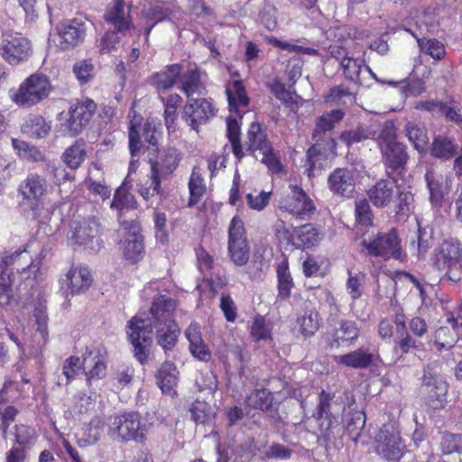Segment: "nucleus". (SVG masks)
<instances>
[{
    "mask_svg": "<svg viewBox=\"0 0 462 462\" xmlns=\"http://www.w3.org/2000/svg\"><path fill=\"white\" fill-rule=\"evenodd\" d=\"M160 282H152L143 290L145 298H153L149 313L139 312L126 326L127 338L133 346L134 357L143 364L149 356L152 346V331L156 330L157 343L165 351L176 344L179 327L173 319L176 303L161 294Z\"/></svg>",
    "mask_w": 462,
    "mask_h": 462,
    "instance_id": "1",
    "label": "nucleus"
},
{
    "mask_svg": "<svg viewBox=\"0 0 462 462\" xmlns=\"http://www.w3.org/2000/svg\"><path fill=\"white\" fill-rule=\"evenodd\" d=\"M40 245L36 242L28 244L23 250L16 251L10 255H0V305H8L13 298L12 284L14 282L13 272L9 266L14 265L20 273L24 285H32L31 281H36L43 274L42 256L39 253Z\"/></svg>",
    "mask_w": 462,
    "mask_h": 462,
    "instance_id": "2",
    "label": "nucleus"
},
{
    "mask_svg": "<svg viewBox=\"0 0 462 462\" xmlns=\"http://www.w3.org/2000/svg\"><path fill=\"white\" fill-rule=\"evenodd\" d=\"M18 192L30 217L40 225H49L51 222L56 204L48 198L50 185L44 177L35 173L29 174L20 183Z\"/></svg>",
    "mask_w": 462,
    "mask_h": 462,
    "instance_id": "3",
    "label": "nucleus"
},
{
    "mask_svg": "<svg viewBox=\"0 0 462 462\" xmlns=\"http://www.w3.org/2000/svg\"><path fill=\"white\" fill-rule=\"evenodd\" d=\"M226 93L227 96L229 110L235 116H230L226 119L227 137L232 145V151L235 156L241 159L244 156L242 146L239 142L240 126L238 119H241V109L248 105V97L244 85L240 80H234L226 85Z\"/></svg>",
    "mask_w": 462,
    "mask_h": 462,
    "instance_id": "4",
    "label": "nucleus"
},
{
    "mask_svg": "<svg viewBox=\"0 0 462 462\" xmlns=\"http://www.w3.org/2000/svg\"><path fill=\"white\" fill-rule=\"evenodd\" d=\"M51 91L49 79L42 73H33L21 82L17 88L9 90V97L20 107H32L46 98Z\"/></svg>",
    "mask_w": 462,
    "mask_h": 462,
    "instance_id": "5",
    "label": "nucleus"
},
{
    "mask_svg": "<svg viewBox=\"0 0 462 462\" xmlns=\"http://www.w3.org/2000/svg\"><path fill=\"white\" fill-rule=\"evenodd\" d=\"M148 430L137 413L115 414L108 417V434L118 441L143 443Z\"/></svg>",
    "mask_w": 462,
    "mask_h": 462,
    "instance_id": "6",
    "label": "nucleus"
},
{
    "mask_svg": "<svg viewBox=\"0 0 462 462\" xmlns=\"http://www.w3.org/2000/svg\"><path fill=\"white\" fill-rule=\"evenodd\" d=\"M383 160L387 168L394 171L403 170L409 159L406 146L397 141L396 129L392 122H386L379 135Z\"/></svg>",
    "mask_w": 462,
    "mask_h": 462,
    "instance_id": "7",
    "label": "nucleus"
},
{
    "mask_svg": "<svg viewBox=\"0 0 462 462\" xmlns=\"http://www.w3.org/2000/svg\"><path fill=\"white\" fill-rule=\"evenodd\" d=\"M432 265L444 271L453 282L461 280L462 244L455 238L444 240L431 257Z\"/></svg>",
    "mask_w": 462,
    "mask_h": 462,
    "instance_id": "8",
    "label": "nucleus"
},
{
    "mask_svg": "<svg viewBox=\"0 0 462 462\" xmlns=\"http://www.w3.org/2000/svg\"><path fill=\"white\" fill-rule=\"evenodd\" d=\"M181 154L177 149H168L163 152L160 162H151L150 186L142 185L139 193L144 199L162 193L161 180L171 176L177 169Z\"/></svg>",
    "mask_w": 462,
    "mask_h": 462,
    "instance_id": "9",
    "label": "nucleus"
},
{
    "mask_svg": "<svg viewBox=\"0 0 462 462\" xmlns=\"http://www.w3.org/2000/svg\"><path fill=\"white\" fill-rule=\"evenodd\" d=\"M32 53V45L27 37L17 32L3 33L0 56L10 66H18L28 61Z\"/></svg>",
    "mask_w": 462,
    "mask_h": 462,
    "instance_id": "10",
    "label": "nucleus"
},
{
    "mask_svg": "<svg viewBox=\"0 0 462 462\" xmlns=\"http://www.w3.org/2000/svg\"><path fill=\"white\" fill-rule=\"evenodd\" d=\"M375 451L389 462H397L406 451L400 432L393 424H384L375 437Z\"/></svg>",
    "mask_w": 462,
    "mask_h": 462,
    "instance_id": "11",
    "label": "nucleus"
},
{
    "mask_svg": "<svg viewBox=\"0 0 462 462\" xmlns=\"http://www.w3.org/2000/svg\"><path fill=\"white\" fill-rule=\"evenodd\" d=\"M118 236L119 250L126 260L136 263L143 258V237L136 221L122 222V226L118 229Z\"/></svg>",
    "mask_w": 462,
    "mask_h": 462,
    "instance_id": "12",
    "label": "nucleus"
},
{
    "mask_svg": "<svg viewBox=\"0 0 462 462\" xmlns=\"http://www.w3.org/2000/svg\"><path fill=\"white\" fill-rule=\"evenodd\" d=\"M247 135L254 157L265 164L273 173H279L282 171L280 159L267 142L260 125L252 124Z\"/></svg>",
    "mask_w": 462,
    "mask_h": 462,
    "instance_id": "13",
    "label": "nucleus"
},
{
    "mask_svg": "<svg viewBox=\"0 0 462 462\" xmlns=\"http://www.w3.org/2000/svg\"><path fill=\"white\" fill-rule=\"evenodd\" d=\"M95 110L96 105L89 99L72 105L67 114L61 115V133L69 136L79 134L88 125Z\"/></svg>",
    "mask_w": 462,
    "mask_h": 462,
    "instance_id": "14",
    "label": "nucleus"
},
{
    "mask_svg": "<svg viewBox=\"0 0 462 462\" xmlns=\"http://www.w3.org/2000/svg\"><path fill=\"white\" fill-rule=\"evenodd\" d=\"M228 254L231 261L238 266L245 265L250 256V247L244 222L236 216L232 218L229 225Z\"/></svg>",
    "mask_w": 462,
    "mask_h": 462,
    "instance_id": "15",
    "label": "nucleus"
},
{
    "mask_svg": "<svg viewBox=\"0 0 462 462\" xmlns=\"http://www.w3.org/2000/svg\"><path fill=\"white\" fill-rule=\"evenodd\" d=\"M290 192L279 200V208L301 219L309 218L315 211V205L307 193L299 186L289 185Z\"/></svg>",
    "mask_w": 462,
    "mask_h": 462,
    "instance_id": "16",
    "label": "nucleus"
},
{
    "mask_svg": "<svg viewBox=\"0 0 462 462\" xmlns=\"http://www.w3.org/2000/svg\"><path fill=\"white\" fill-rule=\"evenodd\" d=\"M362 245L370 254L380 256L383 259L393 257L403 261L406 257L402 250L399 236L394 230L385 234H379L369 242L363 240Z\"/></svg>",
    "mask_w": 462,
    "mask_h": 462,
    "instance_id": "17",
    "label": "nucleus"
},
{
    "mask_svg": "<svg viewBox=\"0 0 462 462\" xmlns=\"http://www.w3.org/2000/svg\"><path fill=\"white\" fill-rule=\"evenodd\" d=\"M92 283V276L85 266H72L60 277V290L66 297L85 292Z\"/></svg>",
    "mask_w": 462,
    "mask_h": 462,
    "instance_id": "18",
    "label": "nucleus"
},
{
    "mask_svg": "<svg viewBox=\"0 0 462 462\" xmlns=\"http://www.w3.org/2000/svg\"><path fill=\"white\" fill-rule=\"evenodd\" d=\"M50 41L60 50H68L79 44L85 36L84 24L78 20L67 21L57 26Z\"/></svg>",
    "mask_w": 462,
    "mask_h": 462,
    "instance_id": "19",
    "label": "nucleus"
},
{
    "mask_svg": "<svg viewBox=\"0 0 462 462\" xmlns=\"http://www.w3.org/2000/svg\"><path fill=\"white\" fill-rule=\"evenodd\" d=\"M215 116L212 103L206 98L190 99L184 106L183 119L194 130Z\"/></svg>",
    "mask_w": 462,
    "mask_h": 462,
    "instance_id": "20",
    "label": "nucleus"
},
{
    "mask_svg": "<svg viewBox=\"0 0 462 462\" xmlns=\"http://www.w3.org/2000/svg\"><path fill=\"white\" fill-rule=\"evenodd\" d=\"M422 391L427 393L432 408L443 407L447 402L448 383L439 374L427 369L422 378Z\"/></svg>",
    "mask_w": 462,
    "mask_h": 462,
    "instance_id": "21",
    "label": "nucleus"
},
{
    "mask_svg": "<svg viewBox=\"0 0 462 462\" xmlns=\"http://www.w3.org/2000/svg\"><path fill=\"white\" fill-rule=\"evenodd\" d=\"M71 230V239L75 243L91 251H97L100 248L101 244L97 237L98 224L95 219L84 220L82 223L74 222Z\"/></svg>",
    "mask_w": 462,
    "mask_h": 462,
    "instance_id": "22",
    "label": "nucleus"
},
{
    "mask_svg": "<svg viewBox=\"0 0 462 462\" xmlns=\"http://www.w3.org/2000/svg\"><path fill=\"white\" fill-rule=\"evenodd\" d=\"M105 21L117 33L125 34L132 26L130 8L124 0H114L106 9Z\"/></svg>",
    "mask_w": 462,
    "mask_h": 462,
    "instance_id": "23",
    "label": "nucleus"
},
{
    "mask_svg": "<svg viewBox=\"0 0 462 462\" xmlns=\"http://www.w3.org/2000/svg\"><path fill=\"white\" fill-rule=\"evenodd\" d=\"M83 371L88 382L105 377L106 355L100 348H88L83 355Z\"/></svg>",
    "mask_w": 462,
    "mask_h": 462,
    "instance_id": "24",
    "label": "nucleus"
},
{
    "mask_svg": "<svg viewBox=\"0 0 462 462\" xmlns=\"http://www.w3.org/2000/svg\"><path fill=\"white\" fill-rule=\"evenodd\" d=\"M328 182L334 194L349 197L355 190L356 178L351 170L338 168L329 175Z\"/></svg>",
    "mask_w": 462,
    "mask_h": 462,
    "instance_id": "25",
    "label": "nucleus"
},
{
    "mask_svg": "<svg viewBox=\"0 0 462 462\" xmlns=\"http://www.w3.org/2000/svg\"><path fill=\"white\" fill-rule=\"evenodd\" d=\"M185 335L189 342V351L191 355L200 361H209L211 358V353L202 339L199 326L195 323L190 324L187 328Z\"/></svg>",
    "mask_w": 462,
    "mask_h": 462,
    "instance_id": "26",
    "label": "nucleus"
},
{
    "mask_svg": "<svg viewBox=\"0 0 462 462\" xmlns=\"http://www.w3.org/2000/svg\"><path fill=\"white\" fill-rule=\"evenodd\" d=\"M129 119V149L132 156V160L129 164L128 175L134 172L138 168V162L134 160V157L138 156L139 152L142 148L141 141L139 140V133L136 129L140 125L142 116L136 115L134 110H131L128 115Z\"/></svg>",
    "mask_w": 462,
    "mask_h": 462,
    "instance_id": "27",
    "label": "nucleus"
},
{
    "mask_svg": "<svg viewBox=\"0 0 462 462\" xmlns=\"http://www.w3.org/2000/svg\"><path fill=\"white\" fill-rule=\"evenodd\" d=\"M182 70V65L173 64L152 75V84L156 88L159 95L171 88L180 80Z\"/></svg>",
    "mask_w": 462,
    "mask_h": 462,
    "instance_id": "28",
    "label": "nucleus"
},
{
    "mask_svg": "<svg viewBox=\"0 0 462 462\" xmlns=\"http://www.w3.org/2000/svg\"><path fill=\"white\" fill-rule=\"evenodd\" d=\"M395 188L393 181L382 180L369 189L368 197L375 207H387L396 197Z\"/></svg>",
    "mask_w": 462,
    "mask_h": 462,
    "instance_id": "29",
    "label": "nucleus"
},
{
    "mask_svg": "<svg viewBox=\"0 0 462 462\" xmlns=\"http://www.w3.org/2000/svg\"><path fill=\"white\" fill-rule=\"evenodd\" d=\"M430 200L434 206H440L443 198L449 191V180L441 174L428 171L425 175Z\"/></svg>",
    "mask_w": 462,
    "mask_h": 462,
    "instance_id": "30",
    "label": "nucleus"
},
{
    "mask_svg": "<svg viewBox=\"0 0 462 462\" xmlns=\"http://www.w3.org/2000/svg\"><path fill=\"white\" fill-rule=\"evenodd\" d=\"M323 234L313 225L306 224L297 227L293 247L300 249L312 248L319 244Z\"/></svg>",
    "mask_w": 462,
    "mask_h": 462,
    "instance_id": "31",
    "label": "nucleus"
},
{
    "mask_svg": "<svg viewBox=\"0 0 462 462\" xmlns=\"http://www.w3.org/2000/svg\"><path fill=\"white\" fill-rule=\"evenodd\" d=\"M157 384L164 393L173 394L179 381V372L174 364L165 362L156 375Z\"/></svg>",
    "mask_w": 462,
    "mask_h": 462,
    "instance_id": "32",
    "label": "nucleus"
},
{
    "mask_svg": "<svg viewBox=\"0 0 462 462\" xmlns=\"http://www.w3.org/2000/svg\"><path fill=\"white\" fill-rule=\"evenodd\" d=\"M415 108L420 110H427L435 114L445 116L448 120L457 124L462 123L461 110L457 106L447 105L435 101L420 102L415 106Z\"/></svg>",
    "mask_w": 462,
    "mask_h": 462,
    "instance_id": "33",
    "label": "nucleus"
},
{
    "mask_svg": "<svg viewBox=\"0 0 462 462\" xmlns=\"http://www.w3.org/2000/svg\"><path fill=\"white\" fill-rule=\"evenodd\" d=\"M404 133L415 150L420 153L426 152L430 139L427 130L422 125L408 122L404 127Z\"/></svg>",
    "mask_w": 462,
    "mask_h": 462,
    "instance_id": "34",
    "label": "nucleus"
},
{
    "mask_svg": "<svg viewBox=\"0 0 462 462\" xmlns=\"http://www.w3.org/2000/svg\"><path fill=\"white\" fill-rule=\"evenodd\" d=\"M334 361L349 368H365L372 363V355L364 349H357L345 355L335 356Z\"/></svg>",
    "mask_w": 462,
    "mask_h": 462,
    "instance_id": "35",
    "label": "nucleus"
},
{
    "mask_svg": "<svg viewBox=\"0 0 462 462\" xmlns=\"http://www.w3.org/2000/svg\"><path fill=\"white\" fill-rule=\"evenodd\" d=\"M276 274L278 282V297L282 300L290 298L291 290L294 286L293 279L289 270L287 258L280 261L276 266Z\"/></svg>",
    "mask_w": 462,
    "mask_h": 462,
    "instance_id": "36",
    "label": "nucleus"
},
{
    "mask_svg": "<svg viewBox=\"0 0 462 462\" xmlns=\"http://www.w3.org/2000/svg\"><path fill=\"white\" fill-rule=\"evenodd\" d=\"M106 431L108 433V418L95 417L89 424L83 429V441L85 445H90L97 442L101 435Z\"/></svg>",
    "mask_w": 462,
    "mask_h": 462,
    "instance_id": "37",
    "label": "nucleus"
},
{
    "mask_svg": "<svg viewBox=\"0 0 462 462\" xmlns=\"http://www.w3.org/2000/svg\"><path fill=\"white\" fill-rule=\"evenodd\" d=\"M319 328V321L318 312L310 310L297 319L294 331L304 337H310L316 333Z\"/></svg>",
    "mask_w": 462,
    "mask_h": 462,
    "instance_id": "38",
    "label": "nucleus"
},
{
    "mask_svg": "<svg viewBox=\"0 0 462 462\" xmlns=\"http://www.w3.org/2000/svg\"><path fill=\"white\" fill-rule=\"evenodd\" d=\"M136 201L134 195L130 194L125 189V182L119 187L114 196V199L111 203V208H116L119 211L118 219L120 224L125 222L123 220V211L130 210L135 208Z\"/></svg>",
    "mask_w": 462,
    "mask_h": 462,
    "instance_id": "39",
    "label": "nucleus"
},
{
    "mask_svg": "<svg viewBox=\"0 0 462 462\" xmlns=\"http://www.w3.org/2000/svg\"><path fill=\"white\" fill-rule=\"evenodd\" d=\"M22 130L28 135L43 138L49 134L51 125L42 116L32 115L26 119Z\"/></svg>",
    "mask_w": 462,
    "mask_h": 462,
    "instance_id": "40",
    "label": "nucleus"
},
{
    "mask_svg": "<svg viewBox=\"0 0 462 462\" xmlns=\"http://www.w3.org/2000/svg\"><path fill=\"white\" fill-rule=\"evenodd\" d=\"M206 189L207 188L202 177L201 170L199 167H194L189 180V205H196L205 195Z\"/></svg>",
    "mask_w": 462,
    "mask_h": 462,
    "instance_id": "41",
    "label": "nucleus"
},
{
    "mask_svg": "<svg viewBox=\"0 0 462 462\" xmlns=\"http://www.w3.org/2000/svg\"><path fill=\"white\" fill-rule=\"evenodd\" d=\"M181 90L190 97L195 93H201L203 85L200 81L199 73L196 68H189L187 73L180 75Z\"/></svg>",
    "mask_w": 462,
    "mask_h": 462,
    "instance_id": "42",
    "label": "nucleus"
},
{
    "mask_svg": "<svg viewBox=\"0 0 462 462\" xmlns=\"http://www.w3.org/2000/svg\"><path fill=\"white\" fill-rule=\"evenodd\" d=\"M36 331L32 336V342L39 347L44 346L48 341L47 314L44 308L36 309L34 311Z\"/></svg>",
    "mask_w": 462,
    "mask_h": 462,
    "instance_id": "43",
    "label": "nucleus"
},
{
    "mask_svg": "<svg viewBox=\"0 0 462 462\" xmlns=\"http://www.w3.org/2000/svg\"><path fill=\"white\" fill-rule=\"evenodd\" d=\"M297 227L292 226L282 220H277L273 226L275 237L279 244L285 248L293 247V242L296 238Z\"/></svg>",
    "mask_w": 462,
    "mask_h": 462,
    "instance_id": "44",
    "label": "nucleus"
},
{
    "mask_svg": "<svg viewBox=\"0 0 462 462\" xmlns=\"http://www.w3.org/2000/svg\"><path fill=\"white\" fill-rule=\"evenodd\" d=\"M457 149V146L452 140L438 136L433 141L431 154L439 159L448 160L455 155Z\"/></svg>",
    "mask_w": 462,
    "mask_h": 462,
    "instance_id": "45",
    "label": "nucleus"
},
{
    "mask_svg": "<svg viewBox=\"0 0 462 462\" xmlns=\"http://www.w3.org/2000/svg\"><path fill=\"white\" fill-rule=\"evenodd\" d=\"M416 39L421 52L430 56L435 60H440L445 57L446 47L440 41L434 38L420 39L416 37Z\"/></svg>",
    "mask_w": 462,
    "mask_h": 462,
    "instance_id": "46",
    "label": "nucleus"
},
{
    "mask_svg": "<svg viewBox=\"0 0 462 462\" xmlns=\"http://www.w3.org/2000/svg\"><path fill=\"white\" fill-rule=\"evenodd\" d=\"M341 67L346 78L352 81H358L360 73L363 69L366 70L374 78L375 75L372 72L369 67H364L362 60L354 59L352 57H345L341 61Z\"/></svg>",
    "mask_w": 462,
    "mask_h": 462,
    "instance_id": "47",
    "label": "nucleus"
},
{
    "mask_svg": "<svg viewBox=\"0 0 462 462\" xmlns=\"http://www.w3.org/2000/svg\"><path fill=\"white\" fill-rule=\"evenodd\" d=\"M62 158L64 163L70 169H78L86 158L84 144L82 143L76 142L64 152Z\"/></svg>",
    "mask_w": 462,
    "mask_h": 462,
    "instance_id": "48",
    "label": "nucleus"
},
{
    "mask_svg": "<svg viewBox=\"0 0 462 462\" xmlns=\"http://www.w3.org/2000/svg\"><path fill=\"white\" fill-rule=\"evenodd\" d=\"M344 116L345 112L342 109H335L319 117L314 136L316 137L319 134L325 133L334 128L336 124L343 119Z\"/></svg>",
    "mask_w": 462,
    "mask_h": 462,
    "instance_id": "49",
    "label": "nucleus"
},
{
    "mask_svg": "<svg viewBox=\"0 0 462 462\" xmlns=\"http://www.w3.org/2000/svg\"><path fill=\"white\" fill-rule=\"evenodd\" d=\"M12 144L17 155L23 160L30 162H41L44 159L39 149L28 144L24 141L12 139Z\"/></svg>",
    "mask_w": 462,
    "mask_h": 462,
    "instance_id": "50",
    "label": "nucleus"
},
{
    "mask_svg": "<svg viewBox=\"0 0 462 462\" xmlns=\"http://www.w3.org/2000/svg\"><path fill=\"white\" fill-rule=\"evenodd\" d=\"M193 420L203 425L209 424L215 417V410L205 402H195L190 409Z\"/></svg>",
    "mask_w": 462,
    "mask_h": 462,
    "instance_id": "51",
    "label": "nucleus"
},
{
    "mask_svg": "<svg viewBox=\"0 0 462 462\" xmlns=\"http://www.w3.org/2000/svg\"><path fill=\"white\" fill-rule=\"evenodd\" d=\"M359 336V329L354 321L342 320L339 328L335 330V340L340 344L345 342H352Z\"/></svg>",
    "mask_w": 462,
    "mask_h": 462,
    "instance_id": "52",
    "label": "nucleus"
},
{
    "mask_svg": "<svg viewBox=\"0 0 462 462\" xmlns=\"http://www.w3.org/2000/svg\"><path fill=\"white\" fill-rule=\"evenodd\" d=\"M250 334L255 341L272 338V325L262 316H256L252 323Z\"/></svg>",
    "mask_w": 462,
    "mask_h": 462,
    "instance_id": "53",
    "label": "nucleus"
},
{
    "mask_svg": "<svg viewBox=\"0 0 462 462\" xmlns=\"http://www.w3.org/2000/svg\"><path fill=\"white\" fill-rule=\"evenodd\" d=\"M346 281V291L352 300L359 299L363 294V285L365 280V273L362 272L353 273L348 271Z\"/></svg>",
    "mask_w": 462,
    "mask_h": 462,
    "instance_id": "54",
    "label": "nucleus"
},
{
    "mask_svg": "<svg viewBox=\"0 0 462 462\" xmlns=\"http://www.w3.org/2000/svg\"><path fill=\"white\" fill-rule=\"evenodd\" d=\"M272 402V393L264 389L254 391L246 399V403L249 407L262 411L269 409Z\"/></svg>",
    "mask_w": 462,
    "mask_h": 462,
    "instance_id": "55",
    "label": "nucleus"
},
{
    "mask_svg": "<svg viewBox=\"0 0 462 462\" xmlns=\"http://www.w3.org/2000/svg\"><path fill=\"white\" fill-rule=\"evenodd\" d=\"M458 336L457 330H450L448 328L441 327L435 333V342L438 350L448 349L456 342Z\"/></svg>",
    "mask_w": 462,
    "mask_h": 462,
    "instance_id": "56",
    "label": "nucleus"
},
{
    "mask_svg": "<svg viewBox=\"0 0 462 462\" xmlns=\"http://www.w3.org/2000/svg\"><path fill=\"white\" fill-rule=\"evenodd\" d=\"M83 369V360L77 356H70L63 364L62 374L66 380L64 384L69 383Z\"/></svg>",
    "mask_w": 462,
    "mask_h": 462,
    "instance_id": "57",
    "label": "nucleus"
},
{
    "mask_svg": "<svg viewBox=\"0 0 462 462\" xmlns=\"http://www.w3.org/2000/svg\"><path fill=\"white\" fill-rule=\"evenodd\" d=\"M327 103L347 104L355 100V97L344 87H334L325 97Z\"/></svg>",
    "mask_w": 462,
    "mask_h": 462,
    "instance_id": "58",
    "label": "nucleus"
},
{
    "mask_svg": "<svg viewBox=\"0 0 462 462\" xmlns=\"http://www.w3.org/2000/svg\"><path fill=\"white\" fill-rule=\"evenodd\" d=\"M272 191H261L257 194L248 193L245 196L248 207L255 211L263 210L269 204Z\"/></svg>",
    "mask_w": 462,
    "mask_h": 462,
    "instance_id": "59",
    "label": "nucleus"
},
{
    "mask_svg": "<svg viewBox=\"0 0 462 462\" xmlns=\"http://www.w3.org/2000/svg\"><path fill=\"white\" fill-rule=\"evenodd\" d=\"M118 33L115 31H107L102 38L97 42V48L100 54H109L116 50L119 42Z\"/></svg>",
    "mask_w": 462,
    "mask_h": 462,
    "instance_id": "60",
    "label": "nucleus"
},
{
    "mask_svg": "<svg viewBox=\"0 0 462 462\" xmlns=\"http://www.w3.org/2000/svg\"><path fill=\"white\" fill-rule=\"evenodd\" d=\"M371 136V132L365 129L364 127H357L355 130L345 131L341 134L339 139L346 145L350 146L354 143H357L364 140L368 139Z\"/></svg>",
    "mask_w": 462,
    "mask_h": 462,
    "instance_id": "61",
    "label": "nucleus"
},
{
    "mask_svg": "<svg viewBox=\"0 0 462 462\" xmlns=\"http://www.w3.org/2000/svg\"><path fill=\"white\" fill-rule=\"evenodd\" d=\"M411 21H414L417 27L425 26L427 28L433 27L437 23L436 12L434 8H428L423 11H417L415 15L410 17Z\"/></svg>",
    "mask_w": 462,
    "mask_h": 462,
    "instance_id": "62",
    "label": "nucleus"
},
{
    "mask_svg": "<svg viewBox=\"0 0 462 462\" xmlns=\"http://www.w3.org/2000/svg\"><path fill=\"white\" fill-rule=\"evenodd\" d=\"M37 437V432L33 428L25 425L16 427L15 438L17 443L20 445L24 447L32 446L35 443Z\"/></svg>",
    "mask_w": 462,
    "mask_h": 462,
    "instance_id": "63",
    "label": "nucleus"
},
{
    "mask_svg": "<svg viewBox=\"0 0 462 462\" xmlns=\"http://www.w3.org/2000/svg\"><path fill=\"white\" fill-rule=\"evenodd\" d=\"M440 445L445 454L462 452V435L445 434Z\"/></svg>",
    "mask_w": 462,
    "mask_h": 462,
    "instance_id": "64",
    "label": "nucleus"
}]
</instances>
